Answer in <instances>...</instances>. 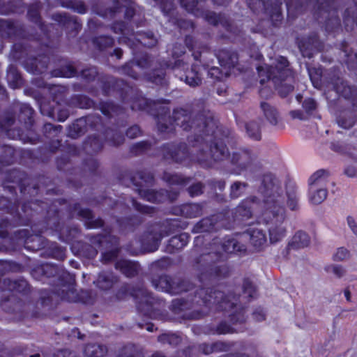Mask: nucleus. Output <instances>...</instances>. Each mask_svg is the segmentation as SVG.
Returning <instances> with one entry per match:
<instances>
[{
    "label": "nucleus",
    "instance_id": "nucleus-10",
    "mask_svg": "<svg viewBox=\"0 0 357 357\" xmlns=\"http://www.w3.org/2000/svg\"><path fill=\"white\" fill-rule=\"evenodd\" d=\"M131 183L136 187V191L142 199L154 204H162L166 201L170 203L175 202L179 192L176 190L149 189L155 184L153 174L146 169L137 171L130 175Z\"/></svg>",
    "mask_w": 357,
    "mask_h": 357
},
{
    "label": "nucleus",
    "instance_id": "nucleus-25",
    "mask_svg": "<svg viewBox=\"0 0 357 357\" xmlns=\"http://www.w3.org/2000/svg\"><path fill=\"white\" fill-rule=\"evenodd\" d=\"M202 15L204 20L211 25L214 26L220 24L225 30L236 37H241L243 34L241 28L235 25L233 22L227 17L224 14L216 13L214 11L206 10L203 12Z\"/></svg>",
    "mask_w": 357,
    "mask_h": 357
},
{
    "label": "nucleus",
    "instance_id": "nucleus-13",
    "mask_svg": "<svg viewBox=\"0 0 357 357\" xmlns=\"http://www.w3.org/2000/svg\"><path fill=\"white\" fill-rule=\"evenodd\" d=\"M98 82L104 96L109 97L116 93L121 102L129 104L132 110L134 104L137 105L143 96L142 92L138 88L130 86L123 79L103 75L98 78Z\"/></svg>",
    "mask_w": 357,
    "mask_h": 357
},
{
    "label": "nucleus",
    "instance_id": "nucleus-49",
    "mask_svg": "<svg viewBox=\"0 0 357 357\" xmlns=\"http://www.w3.org/2000/svg\"><path fill=\"white\" fill-rule=\"evenodd\" d=\"M340 50L344 53V62L348 69L352 70L357 67V52L354 54L353 48L347 41L344 40L340 43Z\"/></svg>",
    "mask_w": 357,
    "mask_h": 357
},
{
    "label": "nucleus",
    "instance_id": "nucleus-62",
    "mask_svg": "<svg viewBox=\"0 0 357 357\" xmlns=\"http://www.w3.org/2000/svg\"><path fill=\"white\" fill-rule=\"evenodd\" d=\"M52 74L54 77L71 78L77 76L78 73L76 68L69 63L59 68L54 69Z\"/></svg>",
    "mask_w": 357,
    "mask_h": 357
},
{
    "label": "nucleus",
    "instance_id": "nucleus-51",
    "mask_svg": "<svg viewBox=\"0 0 357 357\" xmlns=\"http://www.w3.org/2000/svg\"><path fill=\"white\" fill-rule=\"evenodd\" d=\"M6 79L11 89H20L24 85V79L17 68L14 65H9L7 69Z\"/></svg>",
    "mask_w": 357,
    "mask_h": 357
},
{
    "label": "nucleus",
    "instance_id": "nucleus-57",
    "mask_svg": "<svg viewBox=\"0 0 357 357\" xmlns=\"http://www.w3.org/2000/svg\"><path fill=\"white\" fill-rule=\"evenodd\" d=\"M261 120L250 121L245 123V129L248 137L254 141L261 139Z\"/></svg>",
    "mask_w": 357,
    "mask_h": 357
},
{
    "label": "nucleus",
    "instance_id": "nucleus-50",
    "mask_svg": "<svg viewBox=\"0 0 357 357\" xmlns=\"http://www.w3.org/2000/svg\"><path fill=\"white\" fill-rule=\"evenodd\" d=\"M103 142L97 135L88 136L83 144L84 151L89 155H94L102 151Z\"/></svg>",
    "mask_w": 357,
    "mask_h": 357
},
{
    "label": "nucleus",
    "instance_id": "nucleus-38",
    "mask_svg": "<svg viewBox=\"0 0 357 357\" xmlns=\"http://www.w3.org/2000/svg\"><path fill=\"white\" fill-rule=\"evenodd\" d=\"M40 255L45 258H52L63 261L66 257V248L60 245L56 242H51L47 240Z\"/></svg>",
    "mask_w": 357,
    "mask_h": 357
},
{
    "label": "nucleus",
    "instance_id": "nucleus-46",
    "mask_svg": "<svg viewBox=\"0 0 357 357\" xmlns=\"http://www.w3.org/2000/svg\"><path fill=\"white\" fill-rule=\"evenodd\" d=\"M52 20L62 27L68 28L71 25L77 33L82 29V24L78 22L77 17L70 16L66 13H57L52 15Z\"/></svg>",
    "mask_w": 357,
    "mask_h": 357
},
{
    "label": "nucleus",
    "instance_id": "nucleus-41",
    "mask_svg": "<svg viewBox=\"0 0 357 357\" xmlns=\"http://www.w3.org/2000/svg\"><path fill=\"white\" fill-rule=\"evenodd\" d=\"M200 65L193 63L190 69H187L184 74L181 77L188 85L191 87H196L202 84V78L201 76Z\"/></svg>",
    "mask_w": 357,
    "mask_h": 357
},
{
    "label": "nucleus",
    "instance_id": "nucleus-47",
    "mask_svg": "<svg viewBox=\"0 0 357 357\" xmlns=\"http://www.w3.org/2000/svg\"><path fill=\"white\" fill-rule=\"evenodd\" d=\"M195 287V284L188 279L172 278L169 294L176 295L188 292L194 289Z\"/></svg>",
    "mask_w": 357,
    "mask_h": 357
},
{
    "label": "nucleus",
    "instance_id": "nucleus-58",
    "mask_svg": "<svg viewBox=\"0 0 357 357\" xmlns=\"http://www.w3.org/2000/svg\"><path fill=\"white\" fill-rule=\"evenodd\" d=\"M42 9V3L40 1H37L34 3H30L27 6V18L31 22L41 26L43 24L40 10Z\"/></svg>",
    "mask_w": 357,
    "mask_h": 357
},
{
    "label": "nucleus",
    "instance_id": "nucleus-15",
    "mask_svg": "<svg viewBox=\"0 0 357 357\" xmlns=\"http://www.w3.org/2000/svg\"><path fill=\"white\" fill-rule=\"evenodd\" d=\"M110 29L114 33L122 35L119 38V43L126 44L132 50L139 45L152 48L158 44V38L153 31H137L135 33L128 23L121 20L114 22Z\"/></svg>",
    "mask_w": 357,
    "mask_h": 357
},
{
    "label": "nucleus",
    "instance_id": "nucleus-6",
    "mask_svg": "<svg viewBox=\"0 0 357 357\" xmlns=\"http://www.w3.org/2000/svg\"><path fill=\"white\" fill-rule=\"evenodd\" d=\"M68 204L65 198L54 199L50 202H44L43 211L45 212L43 220V229L40 232L49 231L50 234H56L59 238L67 243L74 241L79 229L77 227L64 226L65 213L61 208Z\"/></svg>",
    "mask_w": 357,
    "mask_h": 357
},
{
    "label": "nucleus",
    "instance_id": "nucleus-14",
    "mask_svg": "<svg viewBox=\"0 0 357 357\" xmlns=\"http://www.w3.org/2000/svg\"><path fill=\"white\" fill-rule=\"evenodd\" d=\"M169 100L160 98L156 100L146 98L144 96L139 102L132 106V111H142L153 116L156 120L157 128L160 132H168L172 123L177 124L174 121L173 116H170V109L162 104L167 103ZM178 126H180L178 125Z\"/></svg>",
    "mask_w": 357,
    "mask_h": 357
},
{
    "label": "nucleus",
    "instance_id": "nucleus-30",
    "mask_svg": "<svg viewBox=\"0 0 357 357\" xmlns=\"http://www.w3.org/2000/svg\"><path fill=\"white\" fill-rule=\"evenodd\" d=\"M0 288L2 291H8L13 294H19L22 296H27L31 292V285L27 280L23 278L15 280L4 278L2 280Z\"/></svg>",
    "mask_w": 357,
    "mask_h": 357
},
{
    "label": "nucleus",
    "instance_id": "nucleus-43",
    "mask_svg": "<svg viewBox=\"0 0 357 357\" xmlns=\"http://www.w3.org/2000/svg\"><path fill=\"white\" fill-rule=\"evenodd\" d=\"M202 332L206 335H220L232 334L235 332V329L225 321H221L217 326L212 324L204 326Z\"/></svg>",
    "mask_w": 357,
    "mask_h": 357
},
{
    "label": "nucleus",
    "instance_id": "nucleus-63",
    "mask_svg": "<svg viewBox=\"0 0 357 357\" xmlns=\"http://www.w3.org/2000/svg\"><path fill=\"white\" fill-rule=\"evenodd\" d=\"M286 194L287 197V205L291 211H298L299 209L298 197L295 185L287 187Z\"/></svg>",
    "mask_w": 357,
    "mask_h": 357
},
{
    "label": "nucleus",
    "instance_id": "nucleus-22",
    "mask_svg": "<svg viewBox=\"0 0 357 357\" xmlns=\"http://www.w3.org/2000/svg\"><path fill=\"white\" fill-rule=\"evenodd\" d=\"M62 130L63 126L61 125H54L51 123L44 124L43 127V135L45 138L50 139V141L38 148V159L46 162L50 160L52 154L58 151L61 144V140H59L58 137Z\"/></svg>",
    "mask_w": 357,
    "mask_h": 357
},
{
    "label": "nucleus",
    "instance_id": "nucleus-19",
    "mask_svg": "<svg viewBox=\"0 0 357 357\" xmlns=\"http://www.w3.org/2000/svg\"><path fill=\"white\" fill-rule=\"evenodd\" d=\"M218 128L228 130L229 132L230 135L228 138V142H225L226 146H227V144H229L230 141L234 138L232 132L222 127H219L218 126ZM227 150H229V149H227ZM228 152H229V151H228ZM227 160H228L229 162L227 168L228 173L234 175H240L243 172L247 171L251 167L254 160H255V156L252 154L250 149H240L237 151H234L231 155H230V153H229L228 156H227L223 160H213V166L216 162H221Z\"/></svg>",
    "mask_w": 357,
    "mask_h": 357
},
{
    "label": "nucleus",
    "instance_id": "nucleus-64",
    "mask_svg": "<svg viewBox=\"0 0 357 357\" xmlns=\"http://www.w3.org/2000/svg\"><path fill=\"white\" fill-rule=\"evenodd\" d=\"M343 24L347 31L354 29V25L357 26V14L355 15L354 8H347L343 13Z\"/></svg>",
    "mask_w": 357,
    "mask_h": 357
},
{
    "label": "nucleus",
    "instance_id": "nucleus-18",
    "mask_svg": "<svg viewBox=\"0 0 357 357\" xmlns=\"http://www.w3.org/2000/svg\"><path fill=\"white\" fill-rule=\"evenodd\" d=\"M63 280L60 287L55 289V296L61 301L69 303H80L85 305H93L95 298L91 290L80 289L79 291L75 289L76 282L74 275L69 272L63 273L61 275Z\"/></svg>",
    "mask_w": 357,
    "mask_h": 357
},
{
    "label": "nucleus",
    "instance_id": "nucleus-40",
    "mask_svg": "<svg viewBox=\"0 0 357 357\" xmlns=\"http://www.w3.org/2000/svg\"><path fill=\"white\" fill-rule=\"evenodd\" d=\"M310 237L309 235L302 230H298L288 242L286 247L287 252L289 253L291 250H297L305 248L310 245Z\"/></svg>",
    "mask_w": 357,
    "mask_h": 357
},
{
    "label": "nucleus",
    "instance_id": "nucleus-53",
    "mask_svg": "<svg viewBox=\"0 0 357 357\" xmlns=\"http://www.w3.org/2000/svg\"><path fill=\"white\" fill-rule=\"evenodd\" d=\"M87 132L86 120L84 117L75 119L71 125L68 127V136L73 139H76Z\"/></svg>",
    "mask_w": 357,
    "mask_h": 357
},
{
    "label": "nucleus",
    "instance_id": "nucleus-59",
    "mask_svg": "<svg viewBox=\"0 0 357 357\" xmlns=\"http://www.w3.org/2000/svg\"><path fill=\"white\" fill-rule=\"evenodd\" d=\"M107 353V348L96 343L86 344L84 348V354L88 357H102Z\"/></svg>",
    "mask_w": 357,
    "mask_h": 357
},
{
    "label": "nucleus",
    "instance_id": "nucleus-39",
    "mask_svg": "<svg viewBox=\"0 0 357 357\" xmlns=\"http://www.w3.org/2000/svg\"><path fill=\"white\" fill-rule=\"evenodd\" d=\"M119 281V277L112 271H102L98 275L94 284L96 286L104 291L109 290Z\"/></svg>",
    "mask_w": 357,
    "mask_h": 357
},
{
    "label": "nucleus",
    "instance_id": "nucleus-32",
    "mask_svg": "<svg viewBox=\"0 0 357 357\" xmlns=\"http://www.w3.org/2000/svg\"><path fill=\"white\" fill-rule=\"evenodd\" d=\"M298 46L302 54L309 58L312 56L314 50L320 51L323 47L318 35L316 33L298 38Z\"/></svg>",
    "mask_w": 357,
    "mask_h": 357
},
{
    "label": "nucleus",
    "instance_id": "nucleus-3",
    "mask_svg": "<svg viewBox=\"0 0 357 357\" xmlns=\"http://www.w3.org/2000/svg\"><path fill=\"white\" fill-rule=\"evenodd\" d=\"M259 192L264 197L262 219L268 230L270 241L272 243L279 242L287 234L284 226L286 211L282 188L272 174L266 173L261 177Z\"/></svg>",
    "mask_w": 357,
    "mask_h": 357
},
{
    "label": "nucleus",
    "instance_id": "nucleus-27",
    "mask_svg": "<svg viewBox=\"0 0 357 357\" xmlns=\"http://www.w3.org/2000/svg\"><path fill=\"white\" fill-rule=\"evenodd\" d=\"M168 68H171L168 61L164 59H156L155 66L149 71L145 73L146 80L157 86H167L168 81L166 77V70Z\"/></svg>",
    "mask_w": 357,
    "mask_h": 357
},
{
    "label": "nucleus",
    "instance_id": "nucleus-31",
    "mask_svg": "<svg viewBox=\"0 0 357 357\" xmlns=\"http://www.w3.org/2000/svg\"><path fill=\"white\" fill-rule=\"evenodd\" d=\"M162 238L178 232L187 227V223L180 218H167L159 222H154Z\"/></svg>",
    "mask_w": 357,
    "mask_h": 357
},
{
    "label": "nucleus",
    "instance_id": "nucleus-16",
    "mask_svg": "<svg viewBox=\"0 0 357 357\" xmlns=\"http://www.w3.org/2000/svg\"><path fill=\"white\" fill-rule=\"evenodd\" d=\"M45 212L38 211L34 213L33 221L27 226H31V229L38 234H32L27 229L17 230L14 232L16 239L23 241L24 248L31 252H36L38 250L43 251L47 239L42 236L43 234H49V231L40 232L43 229V220L44 218Z\"/></svg>",
    "mask_w": 357,
    "mask_h": 357
},
{
    "label": "nucleus",
    "instance_id": "nucleus-21",
    "mask_svg": "<svg viewBox=\"0 0 357 357\" xmlns=\"http://www.w3.org/2000/svg\"><path fill=\"white\" fill-rule=\"evenodd\" d=\"M90 243L99 249H110L101 253L100 261L104 264L115 261L121 252L120 238L112 234L101 233L89 236Z\"/></svg>",
    "mask_w": 357,
    "mask_h": 357
},
{
    "label": "nucleus",
    "instance_id": "nucleus-42",
    "mask_svg": "<svg viewBox=\"0 0 357 357\" xmlns=\"http://www.w3.org/2000/svg\"><path fill=\"white\" fill-rule=\"evenodd\" d=\"M247 232L250 236V242L252 247L257 251L262 250L267 241L264 231L258 227H250Z\"/></svg>",
    "mask_w": 357,
    "mask_h": 357
},
{
    "label": "nucleus",
    "instance_id": "nucleus-56",
    "mask_svg": "<svg viewBox=\"0 0 357 357\" xmlns=\"http://www.w3.org/2000/svg\"><path fill=\"white\" fill-rule=\"evenodd\" d=\"M185 53V47L181 43H176L173 45L171 55L172 57L174 59V63L170 64L171 68H183L184 69V66L185 63L184 61L180 58L184 55Z\"/></svg>",
    "mask_w": 357,
    "mask_h": 357
},
{
    "label": "nucleus",
    "instance_id": "nucleus-5",
    "mask_svg": "<svg viewBox=\"0 0 357 357\" xmlns=\"http://www.w3.org/2000/svg\"><path fill=\"white\" fill-rule=\"evenodd\" d=\"M35 111L27 103H21L19 107L17 120L26 129L23 130L20 128H12L15 122V115L13 112H7L3 119L0 120V130L12 139H20L24 144H36L41 142V136L33 130L35 119Z\"/></svg>",
    "mask_w": 357,
    "mask_h": 357
},
{
    "label": "nucleus",
    "instance_id": "nucleus-12",
    "mask_svg": "<svg viewBox=\"0 0 357 357\" xmlns=\"http://www.w3.org/2000/svg\"><path fill=\"white\" fill-rule=\"evenodd\" d=\"M63 266H59L51 263L38 264L31 269L30 273L32 278L43 283L52 282L53 287L50 290H42L40 296V304L43 306L52 305L53 296H55V289L60 287L63 282L61 275L63 273H68Z\"/></svg>",
    "mask_w": 357,
    "mask_h": 357
},
{
    "label": "nucleus",
    "instance_id": "nucleus-2",
    "mask_svg": "<svg viewBox=\"0 0 357 357\" xmlns=\"http://www.w3.org/2000/svg\"><path fill=\"white\" fill-rule=\"evenodd\" d=\"M173 117L183 130L193 132L187 139L198 150L194 153L183 142H166L158 149L162 161L187 167L197 163L202 167L211 168L213 160H221L228 156L225 142H228L230 133L218 128L210 110L202 109L194 114L192 110L178 107L173 110Z\"/></svg>",
    "mask_w": 357,
    "mask_h": 357
},
{
    "label": "nucleus",
    "instance_id": "nucleus-7",
    "mask_svg": "<svg viewBox=\"0 0 357 357\" xmlns=\"http://www.w3.org/2000/svg\"><path fill=\"white\" fill-rule=\"evenodd\" d=\"M257 70L261 86L266 82L271 80L275 85V90L282 98H286L294 91L296 73L290 66L287 57L280 56L276 60L275 66H259Z\"/></svg>",
    "mask_w": 357,
    "mask_h": 357
},
{
    "label": "nucleus",
    "instance_id": "nucleus-9",
    "mask_svg": "<svg viewBox=\"0 0 357 357\" xmlns=\"http://www.w3.org/2000/svg\"><path fill=\"white\" fill-rule=\"evenodd\" d=\"M118 300H124L128 296L135 300L138 312L143 317L151 319H160L162 315L161 312L162 301L153 296L144 286L131 287L129 284H123L116 292Z\"/></svg>",
    "mask_w": 357,
    "mask_h": 357
},
{
    "label": "nucleus",
    "instance_id": "nucleus-26",
    "mask_svg": "<svg viewBox=\"0 0 357 357\" xmlns=\"http://www.w3.org/2000/svg\"><path fill=\"white\" fill-rule=\"evenodd\" d=\"M162 235L158 230L157 225L153 223L148 225L146 229L139 237L141 247L146 252H153L158 250Z\"/></svg>",
    "mask_w": 357,
    "mask_h": 357
},
{
    "label": "nucleus",
    "instance_id": "nucleus-54",
    "mask_svg": "<svg viewBox=\"0 0 357 357\" xmlns=\"http://www.w3.org/2000/svg\"><path fill=\"white\" fill-rule=\"evenodd\" d=\"M333 84L334 90L345 99H352L356 93V89L354 86L347 85L344 81L339 77L335 82H333Z\"/></svg>",
    "mask_w": 357,
    "mask_h": 357
},
{
    "label": "nucleus",
    "instance_id": "nucleus-60",
    "mask_svg": "<svg viewBox=\"0 0 357 357\" xmlns=\"http://www.w3.org/2000/svg\"><path fill=\"white\" fill-rule=\"evenodd\" d=\"M215 223L212 218H204L197 222L192 229V232L197 233H209L214 230Z\"/></svg>",
    "mask_w": 357,
    "mask_h": 357
},
{
    "label": "nucleus",
    "instance_id": "nucleus-11",
    "mask_svg": "<svg viewBox=\"0 0 357 357\" xmlns=\"http://www.w3.org/2000/svg\"><path fill=\"white\" fill-rule=\"evenodd\" d=\"M44 201L35 200L24 202L21 205L20 200L15 197L12 199L3 195H0V211L9 214L12 217L13 226L28 225L33 221L35 213L43 211Z\"/></svg>",
    "mask_w": 357,
    "mask_h": 357
},
{
    "label": "nucleus",
    "instance_id": "nucleus-45",
    "mask_svg": "<svg viewBox=\"0 0 357 357\" xmlns=\"http://www.w3.org/2000/svg\"><path fill=\"white\" fill-rule=\"evenodd\" d=\"M190 239V236L188 233H181L170 238L167 245V251L171 254H174L184 248Z\"/></svg>",
    "mask_w": 357,
    "mask_h": 357
},
{
    "label": "nucleus",
    "instance_id": "nucleus-20",
    "mask_svg": "<svg viewBox=\"0 0 357 357\" xmlns=\"http://www.w3.org/2000/svg\"><path fill=\"white\" fill-rule=\"evenodd\" d=\"M30 178L26 173L17 169L8 171L1 185L5 191L13 195H17V188L22 194L37 195L39 192L38 184L30 188Z\"/></svg>",
    "mask_w": 357,
    "mask_h": 357
},
{
    "label": "nucleus",
    "instance_id": "nucleus-34",
    "mask_svg": "<svg viewBox=\"0 0 357 357\" xmlns=\"http://www.w3.org/2000/svg\"><path fill=\"white\" fill-rule=\"evenodd\" d=\"M204 206L200 203H185L172 208V213L188 218H194L202 215Z\"/></svg>",
    "mask_w": 357,
    "mask_h": 357
},
{
    "label": "nucleus",
    "instance_id": "nucleus-28",
    "mask_svg": "<svg viewBox=\"0 0 357 357\" xmlns=\"http://www.w3.org/2000/svg\"><path fill=\"white\" fill-rule=\"evenodd\" d=\"M50 58L45 54L37 56L28 57L23 61L24 69L33 75H42L47 73Z\"/></svg>",
    "mask_w": 357,
    "mask_h": 357
},
{
    "label": "nucleus",
    "instance_id": "nucleus-24",
    "mask_svg": "<svg viewBox=\"0 0 357 357\" xmlns=\"http://www.w3.org/2000/svg\"><path fill=\"white\" fill-rule=\"evenodd\" d=\"M328 172L323 169L315 172L309 178L308 184L310 187V202L313 204H319L327 197L328 192L326 188L321 187L327 181Z\"/></svg>",
    "mask_w": 357,
    "mask_h": 357
},
{
    "label": "nucleus",
    "instance_id": "nucleus-17",
    "mask_svg": "<svg viewBox=\"0 0 357 357\" xmlns=\"http://www.w3.org/2000/svg\"><path fill=\"white\" fill-rule=\"evenodd\" d=\"M340 0H314V17L322 24L326 32L335 33L341 29L337 6Z\"/></svg>",
    "mask_w": 357,
    "mask_h": 357
},
{
    "label": "nucleus",
    "instance_id": "nucleus-1",
    "mask_svg": "<svg viewBox=\"0 0 357 357\" xmlns=\"http://www.w3.org/2000/svg\"><path fill=\"white\" fill-rule=\"evenodd\" d=\"M210 251L202 254L195 259L194 267L198 272L197 279L201 285L193 296L187 298L172 301L174 310L183 311L205 306H215L218 311L227 312L231 324L245 323V307L238 305L240 294L226 285L218 284L209 287L211 281L218 278H225L229 273V268L225 263L229 257H245L248 255L247 246L240 242L236 235H226L222 238H214L209 243Z\"/></svg>",
    "mask_w": 357,
    "mask_h": 357
},
{
    "label": "nucleus",
    "instance_id": "nucleus-44",
    "mask_svg": "<svg viewBox=\"0 0 357 357\" xmlns=\"http://www.w3.org/2000/svg\"><path fill=\"white\" fill-rule=\"evenodd\" d=\"M91 43L96 50L100 53H107L115 45V39L109 35H98L91 38Z\"/></svg>",
    "mask_w": 357,
    "mask_h": 357
},
{
    "label": "nucleus",
    "instance_id": "nucleus-35",
    "mask_svg": "<svg viewBox=\"0 0 357 357\" xmlns=\"http://www.w3.org/2000/svg\"><path fill=\"white\" fill-rule=\"evenodd\" d=\"M144 222L138 215L119 217L116 220L119 231L121 233L134 232Z\"/></svg>",
    "mask_w": 357,
    "mask_h": 357
},
{
    "label": "nucleus",
    "instance_id": "nucleus-4",
    "mask_svg": "<svg viewBox=\"0 0 357 357\" xmlns=\"http://www.w3.org/2000/svg\"><path fill=\"white\" fill-rule=\"evenodd\" d=\"M66 105L82 109H98L107 119L117 117L118 121L114 125L115 128H107L103 131V135L109 145L119 146L123 144L125 137L123 133L119 130V128L126 127L127 125V115L126 109L112 100H100L97 104L96 101L84 94L72 95L66 102Z\"/></svg>",
    "mask_w": 357,
    "mask_h": 357
},
{
    "label": "nucleus",
    "instance_id": "nucleus-33",
    "mask_svg": "<svg viewBox=\"0 0 357 357\" xmlns=\"http://www.w3.org/2000/svg\"><path fill=\"white\" fill-rule=\"evenodd\" d=\"M23 26L13 20L0 19V36L5 39H16L22 36Z\"/></svg>",
    "mask_w": 357,
    "mask_h": 357
},
{
    "label": "nucleus",
    "instance_id": "nucleus-37",
    "mask_svg": "<svg viewBox=\"0 0 357 357\" xmlns=\"http://www.w3.org/2000/svg\"><path fill=\"white\" fill-rule=\"evenodd\" d=\"M114 268L128 278H132L139 274V262L126 259H120L115 262Z\"/></svg>",
    "mask_w": 357,
    "mask_h": 357
},
{
    "label": "nucleus",
    "instance_id": "nucleus-29",
    "mask_svg": "<svg viewBox=\"0 0 357 357\" xmlns=\"http://www.w3.org/2000/svg\"><path fill=\"white\" fill-rule=\"evenodd\" d=\"M260 204V199L256 196H250L243 199L236 207L234 217L243 220L252 216L253 210Z\"/></svg>",
    "mask_w": 357,
    "mask_h": 357
},
{
    "label": "nucleus",
    "instance_id": "nucleus-61",
    "mask_svg": "<svg viewBox=\"0 0 357 357\" xmlns=\"http://www.w3.org/2000/svg\"><path fill=\"white\" fill-rule=\"evenodd\" d=\"M60 4L63 8L70 9L81 15L86 13L88 10L86 4L81 0H60Z\"/></svg>",
    "mask_w": 357,
    "mask_h": 357
},
{
    "label": "nucleus",
    "instance_id": "nucleus-36",
    "mask_svg": "<svg viewBox=\"0 0 357 357\" xmlns=\"http://www.w3.org/2000/svg\"><path fill=\"white\" fill-rule=\"evenodd\" d=\"M215 55L220 66L225 68H234L238 63V54L231 49H219Z\"/></svg>",
    "mask_w": 357,
    "mask_h": 357
},
{
    "label": "nucleus",
    "instance_id": "nucleus-48",
    "mask_svg": "<svg viewBox=\"0 0 357 357\" xmlns=\"http://www.w3.org/2000/svg\"><path fill=\"white\" fill-rule=\"evenodd\" d=\"M162 179L169 185L186 186L192 179V176H185L179 173H170L164 171Z\"/></svg>",
    "mask_w": 357,
    "mask_h": 357
},
{
    "label": "nucleus",
    "instance_id": "nucleus-55",
    "mask_svg": "<svg viewBox=\"0 0 357 357\" xmlns=\"http://www.w3.org/2000/svg\"><path fill=\"white\" fill-rule=\"evenodd\" d=\"M52 100L57 105H66L68 99L66 98L68 89L61 85H51L49 88Z\"/></svg>",
    "mask_w": 357,
    "mask_h": 357
},
{
    "label": "nucleus",
    "instance_id": "nucleus-8",
    "mask_svg": "<svg viewBox=\"0 0 357 357\" xmlns=\"http://www.w3.org/2000/svg\"><path fill=\"white\" fill-rule=\"evenodd\" d=\"M285 3L288 16L296 17L303 13L310 5L312 0H246L249 8L253 13L261 12L268 15L272 26L279 27L282 22V5Z\"/></svg>",
    "mask_w": 357,
    "mask_h": 357
},
{
    "label": "nucleus",
    "instance_id": "nucleus-23",
    "mask_svg": "<svg viewBox=\"0 0 357 357\" xmlns=\"http://www.w3.org/2000/svg\"><path fill=\"white\" fill-rule=\"evenodd\" d=\"M66 213L68 220H72L75 216L84 220V226L88 229H100L105 225L102 218L94 219L93 211L89 208H81L79 202L68 204L66 206Z\"/></svg>",
    "mask_w": 357,
    "mask_h": 357
},
{
    "label": "nucleus",
    "instance_id": "nucleus-52",
    "mask_svg": "<svg viewBox=\"0 0 357 357\" xmlns=\"http://www.w3.org/2000/svg\"><path fill=\"white\" fill-rule=\"evenodd\" d=\"M172 280V278L171 276L162 274L160 275H153L151 282L155 289L169 294Z\"/></svg>",
    "mask_w": 357,
    "mask_h": 357
}]
</instances>
